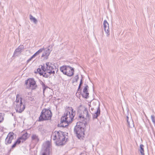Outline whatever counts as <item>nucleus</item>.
Segmentation results:
<instances>
[{"label": "nucleus", "mask_w": 155, "mask_h": 155, "mask_svg": "<svg viewBox=\"0 0 155 155\" xmlns=\"http://www.w3.org/2000/svg\"><path fill=\"white\" fill-rule=\"evenodd\" d=\"M65 133L61 131H55L52 133L51 137L53 140H56V144L58 145H61L64 144L65 140Z\"/></svg>", "instance_id": "obj_1"}, {"label": "nucleus", "mask_w": 155, "mask_h": 155, "mask_svg": "<svg viewBox=\"0 0 155 155\" xmlns=\"http://www.w3.org/2000/svg\"><path fill=\"white\" fill-rule=\"evenodd\" d=\"M86 129L84 123L79 121L77 123L76 125L74 127V131L78 139H83V137H84V133Z\"/></svg>", "instance_id": "obj_2"}, {"label": "nucleus", "mask_w": 155, "mask_h": 155, "mask_svg": "<svg viewBox=\"0 0 155 155\" xmlns=\"http://www.w3.org/2000/svg\"><path fill=\"white\" fill-rule=\"evenodd\" d=\"M75 115V111L72 107H68L66 109L64 115L61 117V120L64 122L71 123Z\"/></svg>", "instance_id": "obj_3"}, {"label": "nucleus", "mask_w": 155, "mask_h": 155, "mask_svg": "<svg viewBox=\"0 0 155 155\" xmlns=\"http://www.w3.org/2000/svg\"><path fill=\"white\" fill-rule=\"evenodd\" d=\"M77 112L78 115V119L81 121H83L85 119L89 120L91 118V116L89 114L87 109L84 106L80 105L77 109Z\"/></svg>", "instance_id": "obj_4"}, {"label": "nucleus", "mask_w": 155, "mask_h": 155, "mask_svg": "<svg viewBox=\"0 0 155 155\" xmlns=\"http://www.w3.org/2000/svg\"><path fill=\"white\" fill-rule=\"evenodd\" d=\"M14 104L17 112L21 113L25 109V106L22 103V98L20 97L19 94L17 95L16 99L14 102Z\"/></svg>", "instance_id": "obj_5"}, {"label": "nucleus", "mask_w": 155, "mask_h": 155, "mask_svg": "<svg viewBox=\"0 0 155 155\" xmlns=\"http://www.w3.org/2000/svg\"><path fill=\"white\" fill-rule=\"evenodd\" d=\"M52 116V113L49 110L44 109L42 110L39 118V121L47 120L50 119Z\"/></svg>", "instance_id": "obj_6"}, {"label": "nucleus", "mask_w": 155, "mask_h": 155, "mask_svg": "<svg viewBox=\"0 0 155 155\" xmlns=\"http://www.w3.org/2000/svg\"><path fill=\"white\" fill-rule=\"evenodd\" d=\"M50 143L48 141L44 144V147L42 149L40 155H49L50 152Z\"/></svg>", "instance_id": "obj_7"}, {"label": "nucleus", "mask_w": 155, "mask_h": 155, "mask_svg": "<svg viewBox=\"0 0 155 155\" xmlns=\"http://www.w3.org/2000/svg\"><path fill=\"white\" fill-rule=\"evenodd\" d=\"M25 84L29 86V87H37L39 86L36 84V81H35L34 78H29L25 81Z\"/></svg>", "instance_id": "obj_8"}, {"label": "nucleus", "mask_w": 155, "mask_h": 155, "mask_svg": "<svg viewBox=\"0 0 155 155\" xmlns=\"http://www.w3.org/2000/svg\"><path fill=\"white\" fill-rule=\"evenodd\" d=\"M14 134L12 132L9 133L5 140V144L6 145L10 144L14 139Z\"/></svg>", "instance_id": "obj_9"}, {"label": "nucleus", "mask_w": 155, "mask_h": 155, "mask_svg": "<svg viewBox=\"0 0 155 155\" xmlns=\"http://www.w3.org/2000/svg\"><path fill=\"white\" fill-rule=\"evenodd\" d=\"M103 25L105 32L107 34V36H108L110 35L109 28V24L106 20L104 21Z\"/></svg>", "instance_id": "obj_10"}, {"label": "nucleus", "mask_w": 155, "mask_h": 155, "mask_svg": "<svg viewBox=\"0 0 155 155\" xmlns=\"http://www.w3.org/2000/svg\"><path fill=\"white\" fill-rule=\"evenodd\" d=\"M67 74L65 75L68 76H72L74 74V69L69 66L66 71Z\"/></svg>", "instance_id": "obj_11"}, {"label": "nucleus", "mask_w": 155, "mask_h": 155, "mask_svg": "<svg viewBox=\"0 0 155 155\" xmlns=\"http://www.w3.org/2000/svg\"><path fill=\"white\" fill-rule=\"evenodd\" d=\"M126 119L128 126L130 127H134L133 121L132 120V117L130 115L127 116Z\"/></svg>", "instance_id": "obj_12"}, {"label": "nucleus", "mask_w": 155, "mask_h": 155, "mask_svg": "<svg viewBox=\"0 0 155 155\" xmlns=\"http://www.w3.org/2000/svg\"><path fill=\"white\" fill-rule=\"evenodd\" d=\"M68 66L69 65H64L60 67V71L64 75L67 74L66 71Z\"/></svg>", "instance_id": "obj_13"}, {"label": "nucleus", "mask_w": 155, "mask_h": 155, "mask_svg": "<svg viewBox=\"0 0 155 155\" xmlns=\"http://www.w3.org/2000/svg\"><path fill=\"white\" fill-rule=\"evenodd\" d=\"M46 65L47 70H52L54 69V65L51 63L47 62Z\"/></svg>", "instance_id": "obj_14"}, {"label": "nucleus", "mask_w": 155, "mask_h": 155, "mask_svg": "<svg viewBox=\"0 0 155 155\" xmlns=\"http://www.w3.org/2000/svg\"><path fill=\"white\" fill-rule=\"evenodd\" d=\"M28 138V134L26 133L23 134L22 136L20 137L18 139L19 140L21 141V142H23Z\"/></svg>", "instance_id": "obj_15"}, {"label": "nucleus", "mask_w": 155, "mask_h": 155, "mask_svg": "<svg viewBox=\"0 0 155 155\" xmlns=\"http://www.w3.org/2000/svg\"><path fill=\"white\" fill-rule=\"evenodd\" d=\"M100 110L99 107V105L98 104V106L97 108V110L95 112L94 114L93 115V119L97 118L98 116L100 115Z\"/></svg>", "instance_id": "obj_16"}, {"label": "nucleus", "mask_w": 155, "mask_h": 155, "mask_svg": "<svg viewBox=\"0 0 155 155\" xmlns=\"http://www.w3.org/2000/svg\"><path fill=\"white\" fill-rule=\"evenodd\" d=\"M89 93L88 92L87 88H84L82 94V96L86 98H87L89 95Z\"/></svg>", "instance_id": "obj_17"}, {"label": "nucleus", "mask_w": 155, "mask_h": 155, "mask_svg": "<svg viewBox=\"0 0 155 155\" xmlns=\"http://www.w3.org/2000/svg\"><path fill=\"white\" fill-rule=\"evenodd\" d=\"M21 51L20 49H19L18 48L15 50L13 55L12 57H15L16 56H18L21 53Z\"/></svg>", "instance_id": "obj_18"}, {"label": "nucleus", "mask_w": 155, "mask_h": 155, "mask_svg": "<svg viewBox=\"0 0 155 155\" xmlns=\"http://www.w3.org/2000/svg\"><path fill=\"white\" fill-rule=\"evenodd\" d=\"M32 141H34L35 143H37L39 140V139L38 136L36 134H33L31 136Z\"/></svg>", "instance_id": "obj_19"}, {"label": "nucleus", "mask_w": 155, "mask_h": 155, "mask_svg": "<svg viewBox=\"0 0 155 155\" xmlns=\"http://www.w3.org/2000/svg\"><path fill=\"white\" fill-rule=\"evenodd\" d=\"M38 85L39 84L40 86H42V87H48L47 86H46L44 83L41 80L38 79V82H37V84H38Z\"/></svg>", "instance_id": "obj_20"}, {"label": "nucleus", "mask_w": 155, "mask_h": 155, "mask_svg": "<svg viewBox=\"0 0 155 155\" xmlns=\"http://www.w3.org/2000/svg\"><path fill=\"white\" fill-rule=\"evenodd\" d=\"M30 19L33 21L34 23L35 24H36L37 23V19L31 15H30Z\"/></svg>", "instance_id": "obj_21"}, {"label": "nucleus", "mask_w": 155, "mask_h": 155, "mask_svg": "<svg viewBox=\"0 0 155 155\" xmlns=\"http://www.w3.org/2000/svg\"><path fill=\"white\" fill-rule=\"evenodd\" d=\"M61 123H60V126L61 127H65L67 126L68 124L70 123H66L65 122H64L62 121H61V119L60 121Z\"/></svg>", "instance_id": "obj_22"}, {"label": "nucleus", "mask_w": 155, "mask_h": 155, "mask_svg": "<svg viewBox=\"0 0 155 155\" xmlns=\"http://www.w3.org/2000/svg\"><path fill=\"white\" fill-rule=\"evenodd\" d=\"M21 143V141L19 140L18 139L14 143L12 146V148H14L17 145Z\"/></svg>", "instance_id": "obj_23"}, {"label": "nucleus", "mask_w": 155, "mask_h": 155, "mask_svg": "<svg viewBox=\"0 0 155 155\" xmlns=\"http://www.w3.org/2000/svg\"><path fill=\"white\" fill-rule=\"evenodd\" d=\"M143 145L142 144L140 145V151L141 154V155H144V151L143 148Z\"/></svg>", "instance_id": "obj_24"}, {"label": "nucleus", "mask_w": 155, "mask_h": 155, "mask_svg": "<svg viewBox=\"0 0 155 155\" xmlns=\"http://www.w3.org/2000/svg\"><path fill=\"white\" fill-rule=\"evenodd\" d=\"M42 75L43 77L45 78H48L49 77V76L48 75V74L46 72H43L42 73H41V76Z\"/></svg>", "instance_id": "obj_25"}, {"label": "nucleus", "mask_w": 155, "mask_h": 155, "mask_svg": "<svg viewBox=\"0 0 155 155\" xmlns=\"http://www.w3.org/2000/svg\"><path fill=\"white\" fill-rule=\"evenodd\" d=\"M79 79V77L78 75H77L75 76L73 79V83H74L75 82H77Z\"/></svg>", "instance_id": "obj_26"}, {"label": "nucleus", "mask_w": 155, "mask_h": 155, "mask_svg": "<svg viewBox=\"0 0 155 155\" xmlns=\"http://www.w3.org/2000/svg\"><path fill=\"white\" fill-rule=\"evenodd\" d=\"M44 50V48H41L39 49L38 51H37L35 53V54L37 55L38 54H39L43 50Z\"/></svg>", "instance_id": "obj_27"}, {"label": "nucleus", "mask_w": 155, "mask_h": 155, "mask_svg": "<svg viewBox=\"0 0 155 155\" xmlns=\"http://www.w3.org/2000/svg\"><path fill=\"white\" fill-rule=\"evenodd\" d=\"M51 51V50H50V49L49 48H48L45 52L47 54V55L48 56Z\"/></svg>", "instance_id": "obj_28"}, {"label": "nucleus", "mask_w": 155, "mask_h": 155, "mask_svg": "<svg viewBox=\"0 0 155 155\" xmlns=\"http://www.w3.org/2000/svg\"><path fill=\"white\" fill-rule=\"evenodd\" d=\"M4 117L2 113H0V123L2 122L4 120Z\"/></svg>", "instance_id": "obj_29"}, {"label": "nucleus", "mask_w": 155, "mask_h": 155, "mask_svg": "<svg viewBox=\"0 0 155 155\" xmlns=\"http://www.w3.org/2000/svg\"><path fill=\"white\" fill-rule=\"evenodd\" d=\"M151 118L153 123H155V116L153 115H152L151 116Z\"/></svg>", "instance_id": "obj_30"}, {"label": "nucleus", "mask_w": 155, "mask_h": 155, "mask_svg": "<svg viewBox=\"0 0 155 155\" xmlns=\"http://www.w3.org/2000/svg\"><path fill=\"white\" fill-rule=\"evenodd\" d=\"M82 79H83V77H82V76L81 75V78L80 80V84H79V85L78 87H81V86H82V85L83 83Z\"/></svg>", "instance_id": "obj_31"}, {"label": "nucleus", "mask_w": 155, "mask_h": 155, "mask_svg": "<svg viewBox=\"0 0 155 155\" xmlns=\"http://www.w3.org/2000/svg\"><path fill=\"white\" fill-rule=\"evenodd\" d=\"M41 69L44 72H45V71H46V68H45L44 64L43 65H41Z\"/></svg>", "instance_id": "obj_32"}, {"label": "nucleus", "mask_w": 155, "mask_h": 155, "mask_svg": "<svg viewBox=\"0 0 155 155\" xmlns=\"http://www.w3.org/2000/svg\"><path fill=\"white\" fill-rule=\"evenodd\" d=\"M28 99L30 101H34V98L30 96L28 97Z\"/></svg>", "instance_id": "obj_33"}, {"label": "nucleus", "mask_w": 155, "mask_h": 155, "mask_svg": "<svg viewBox=\"0 0 155 155\" xmlns=\"http://www.w3.org/2000/svg\"><path fill=\"white\" fill-rule=\"evenodd\" d=\"M37 72H38L41 75V73H42L43 72H41V69L40 68H38L37 70Z\"/></svg>", "instance_id": "obj_34"}, {"label": "nucleus", "mask_w": 155, "mask_h": 155, "mask_svg": "<svg viewBox=\"0 0 155 155\" xmlns=\"http://www.w3.org/2000/svg\"><path fill=\"white\" fill-rule=\"evenodd\" d=\"M18 48L21 51L22 49H24V46L23 45H20L18 47Z\"/></svg>", "instance_id": "obj_35"}, {"label": "nucleus", "mask_w": 155, "mask_h": 155, "mask_svg": "<svg viewBox=\"0 0 155 155\" xmlns=\"http://www.w3.org/2000/svg\"><path fill=\"white\" fill-rule=\"evenodd\" d=\"M44 56H45L46 57V58H48V56L47 54L45 52H44L42 54L41 57H43Z\"/></svg>", "instance_id": "obj_36"}, {"label": "nucleus", "mask_w": 155, "mask_h": 155, "mask_svg": "<svg viewBox=\"0 0 155 155\" xmlns=\"http://www.w3.org/2000/svg\"><path fill=\"white\" fill-rule=\"evenodd\" d=\"M48 71H47V73H48V75L49 77V78L50 77V75L52 74H51V70H47Z\"/></svg>", "instance_id": "obj_37"}, {"label": "nucleus", "mask_w": 155, "mask_h": 155, "mask_svg": "<svg viewBox=\"0 0 155 155\" xmlns=\"http://www.w3.org/2000/svg\"><path fill=\"white\" fill-rule=\"evenodd\" d=\"M37 55L35 53L31 57V58L32 59L34 58Z\"/></svg>", "instance_id": "obj_38"}, {"label": "nucleus", "mask_w": 155, "mask_h": 155, "mask_svg": "<svg viewBox=\"0 0 155 155\" xmlns=\"http://www.w3.org/2000/svg\"><path fill=\"white\" fill-rule=\"evenodd\" d=\"M32 59L30 58L27 61V63H28Z\"/></svg>", "instance_id": "obj_39"}, {"label": "nucleus", "mask_w": 155, "mask_h": 155, "mask_svg": "<svg viewBox=\"0 0 155 155\" xmlns=\"http://www.w3.org/2000/svg\"><path fill=\"white\" fill-rule=\"evenodd\" d=\"M84 87H88V85L86 83V82L84 83Z\"/></svg>", "instance_id": "obj_40"}, {"label": "nucleus", "mask_w": 155, "mask_h": 155, "mask_svg": "<svg viewBox=\"0 0 155 155\" xmlns=\"http://www.w3.org/2000/svg\"><path fill=\"white\" fill-rule=\"evenodd\" d=\"M55 73V71H54L51 70V74H54Z\"/></svg>", "instance_id": "obj_41"}, {"label": "nucleus", "mask_w": 155, "mask_h": 155, "mask_svg": "<svg viewBox=\"0 0 155 155\" xmlns=\"http://www.w3.org/2000/svg\"><path fill=\"white\" fill-rule=\"evenodd\" d=\"M46 88H44V89H43V93H44V92L45 91V89H46Z\"/></svg>", "instance_id": "obj_42"}, {"label": "nucleus", "mask_w": 155, "mask_h": 155, "mask_svg": "<svg viewBox=\"0 0 155 155\" xmlns=\"http://www.w3.org/2000/svg\"><path fill=\"white\" fill-rule=\"evenodd\" d=\"M39 130L40 131H41V130L40 129V127L39 128Z\"/></svg>", "instance_id": "obj_43"}, {"label": "nucleus", "mask_w": 155, "mask_h": 155, "mask_svg": "<svg viewBox=\"0 0 155 155\" xmlns=\"http://www.w3.org/2000/svg\"><path fill=\"white\" fill-rule=\"evenodd\" d=\"M43 126H40V127H41V128L42 129V128Z\"/></svg>", "instance_id": "obj_44"}, {"label": "nucleus", "mask_w": 155, "mask_h": 155, "mask_svg": "<svg viewBox=\"0 0 155 155\" xmlns=\"http://www.w3.org/2000/svg\"><path fill=\"white\" fill-rule=\"evenodd\" d=\"M32 88V90L34 89L35 88Z\"/></svg>", "instance_id": "obj_45"}, {"label": "nucleus", "mask_w": 155, "mask_h": 155, "mask_svg": "<svg viewBox=\"0 0 155 155\" xmlns=\"http://www.w3.org/2000/svg\"><path fill=\"white\" fill-rule=\"evenodd\" d=\"M58 71V69H57V71H56V73H57V72Z\"/></svg>", "instance_id": "obj_46"}, {"label": "nucleus", "mask_w": 155, "mask_h": 155, "mask_svg": "<svg viewBox=\"0 0 155 155\" xmlns=\"http://www.w3.org/2000/svg\"><path fill=\"white\" fill-rule=\"evenodd\" d=\"M79 88V87H78V89H80V88Z\"/></svg>", "instance_id": "obj_47"}]
</instances>
